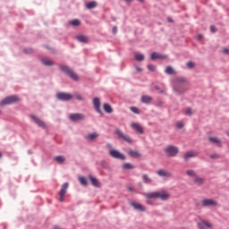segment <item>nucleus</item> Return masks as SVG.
I'll return each mask as SVG.
<instances>
[{
  "label": "nucleus",
  "mask_w": 229,
  "mask_h": 229,
  "mask_svg": "<svg viewBox=\"0 0 229 229\" xmlns=\"http://www.w3.org/2000/svg\"><path fill=\"white\" fill-rule=\"evenodd\" d=\"M143 196L147 199H161V201H167L171 195L167 191L161 190L159 191L143 193Z\"/></svg>",
  "instance_id": "f257e3e1"
},
{
  "label": "nucleus",
  "mask_w": 229,
  "mask_h": 229,
  "mask_svg": "<svg viewBox=\"0 0 229 229\" xmlns=\"http://www.w3.org/2000/svg\"><path fill=\"white\" fill-rule=\"evenodd\" d=\"M187 79L184 77H177L174 81V92L175 94H183L184 92H187V88L182 85V83H186Z\"/></svg>",
  "instance_id": "f03ea898"
},
{
  "label": "nucleus",
  "mask_w": 229,
  "mask_h": 229,
  "mask_svg": "<svg viewBox=\"0 0 229 229\" xmlns=\"http://www.w3.org/2000/svg\"><path fill=\"white\" fill-rule=\"evenodd\" d=\"M60 69H61V71H63V72H65V74L70 76V78H72V80H73V81H78V80H79L78 74H76V72H74V71L71 70V68H69L66 65H61Z\"/></svg>",
  "instance_id": "7ed1b4c3"
},
{
  "label": "nucleus",
  "mask_w": 229,
  "mask_h": 229,
  "mask_svg": "<svg viewBox=\"0 0 229 229\" xmlns=\"http://www.w3.org/2000/svg\"><path fill=\"white\" fill-rule=\"evenodd\" d=\"M21 99L19 98V96L16 95H13V96H9L6 97L5 98H4L0 105L2 106H4L6 105H13V103H18V101H20Z\"/></svg>",
  "instance_id": "20e7f679"
},
{
  "label": "nucleus",
  "mask_w": 229,
  "mask_h": 229,
  "mask_svg": "<svg viewBox=\"0 0 229 229\" xmlns=\"http://www.w3.org/2000/svg\"><path fill=\"white\" fill-rule=\"evenodd\" d=\"M165 152L168 157H176L178 155L179 149L178 147L170 145L165 148Z\"/></svg>",
  "instance_id": "39448f33"
},
{
  "label": "nucleus",
  "mask_w": 229,
  "mask_h": 229,
  "mask_svg": "<svg viewBox=\"0 0 229 229\" xmlns=\"http://www.w3.org/2000/svg\"><path fill=\"white\" fill-rule=\"evenodd\" d=\"M72 98L73 96L71 93H65V92L56 93V98L59 99V101H71Z\"/></svg>",
  "instance_id": "423d86ee"
},
{
  "label": "nucleus",
  "mask_w": 229,
  "mask_h": 229,
  "mask_svg": "<svg viewBox=\"0 0 229 229\" xmlns=\"http://www.w3.org/2000/svg\"><path fill=\"white\" fill-rule=\"evenodd\" d=\"M110 157L113 158H116L117 160H126V157L123 156V153L119 152V150L110 149L109 151Z\"/></svg>",
  "instance_id": "0eeeda50"
},
{
  "label": "nucleus",
  "mask_w": 229,
  "mask_h": 229,
  "mask_svg": "<svg viewBox=\"0 0 229 229\" xmlns=\"http://www.w3.org/2000/svg\"><path fill=\"white\" fill-rule=\"evenodd\" d=\"M67 189H69V182H64L59 191V201L61 203H64V198L65 197V194H67Z\"/></svg>",
  "instance_id": "6e6552de"
},
{
  "label": "nucleus",
  "mask_w": 229,
  "mask_h": 229,
  "mask_svg": "<svg viewBox=\"0 0 229 229\" xmlns=\"http://www.w3.org/2000/svg\"><path fill=\"white\" fill-rule=\"evenodd\" d=\"M115 134L119 137V139H123V140L128 142V144H131V139L126 136V134H124V132H123L121 130L116 129Z\"/></svg>",
  "instance_id": "1a4fd4ad"
},
{
  "label": "nucleus",
  "mask_w": 229,
  "mask_h": 229,
  "mask_svg": "<svg viewBox=\"0 0 229 229\" xmlns=\"http://www.w3.org/2000/svg\"><path fill=\"white\" fill-rule=\"evenodd\" d=\"M30 117L31 121H33V123H35V124L39 126V128H46V123H44L42 120H40V118H38L37 115L30 114Z\"/></svg>",
  "instance_id": "9d476101"
},
{
  "label": "nucleus",
  "mask_w": 229,
  "mask_h": 229,
  "mask_svg": "<svg viewBox=\"0 0 229 229\" xmlns=\"http://www.w3.org/2000/svg\"><path fill=\"white\" fill-rule=\"evenodd\" d=\"M93 106L98 114L103 115V111H101V100L98 98H93Z\"/></svg>",
  "instance_id": "9b49d317"
},
{
  "label": "nucleus",
  "mask_w": 229,
  "mask_h": 229,
  "mask_svg": "<svg viewBox=\"0 0 229 229\" xmlns=\"http://www.w3.org/2000/svg\"><path fill=\"white\" fill-rule=\"evenodd\" d=\"M202 207H217V201L212 199H202Z\"/></svg>",
  "instance_id": "f8f14e48"
},
{
  "label": "nucleus",
  "mask_w": 229,
  "mask_h": 229,
  "mask_svg": "<svg viewBox=\"0 0 229 229\" xmlns=\"http://www.w3.org/2000/svg\"><path fill=\"white\" fill-rule=\"evenodd\" d=\"M198 228L199 229H212V224H210L208 221L201 220L198 223Z\"/></svg>",
  "instance_id": "ddd939ff"
},
{
  "label": "nucleus",
  "mask_w": 229,
  "mask_h": 229,
  "mask_svg": "<svg viewBox=\"0 0 229 229\" xmlns=\"http://www.w3.org/2000/svg\"><path fill=\"white\" fill-rule=\"evenodd\" d=\"M157 174L158 176H161L163 178H171L173 176V174H171V172H168L166 170L164 169H160L157 172Z\"/></svg>",
  "instance_id": "4468645a"
},
{
  "label": "nucleus",
  "mask_w": 229,
  "mask_h": 229,
  "mask_svg": "<svg viewBox=\"0 0 229 229\" xmlns=\"http://www.w3.org/2000/svg\"><path fill=\"white\" fill-rule=\"evenodd\" d=\"M71 121H83L85 115L83 114H70Z\"/></svg>",
  "instance_id": "2eb2a0df"
},
{
  "label": "nucleus",
  "mask_w": 229,
  "mask_h": 229,
  "mask_svg": "<svg viewBox=\"0 0 229 229\" xmlns=\"http://www.w3.org/2000/svg\"><path fill=\"white\" fill-rule=\"evenodd\" d=\"M198 155H199L198 152L190 150L184 154L183 158L187 162V160H189V158H194V157H198Z\"/></svg>",
  "instance_id": "dca6fc26"
},
{
  "label": "nucleus",
  "mask_w": 229,
  "mask_h": 229,
  "mask_svg": "<svg viewBox=\"0 0 229 229\" xmlns=\"http://www.w3.org/2000/svg\"><path fill=\"white\" fill-rule=\"evenodd\" d=\"M151 60H165L167 58V55H162L157 52H153L150 55Z\"/></svg>",
  "instance_id": "f3484780"
},
{
  "label": "nucleus",
  "mask_w": 229,
  "mask_h": 229,
  "mask_svg": "<svg viewBox=\"0 0 229 229\" xmlns=\"http://www.w3.org/2000/svg\"><path fill=\"white\" fill-rule=\"evenodd\" d=\"M131 127L132 128V130H135L136 131H138V133H144V129L142 128V126H140V124L137 123H131Z\"/></svg>",
  "instance_id": "a211bd4d"
},
{
  "label": "nucleus",
  "mask_w": 229,
  "mask_h": 229,
  "mask_svg": "<svg viewBox=\"0 0 229 229\" xmlns=\"http://www.w3.org/2000/svg\"><path fill=\"white\" fill-rule=\"evenodd\" d=\"M131 205L133 207V208H135V210H140V212H146V208L141 204L131 202Z\"/></svg>",
  "instance_id": "6ab92c4d"
},
{
  "label": "nucleus",
  "mask_w": 229,
  "mask_h": 229,
  "mask_svg": "<svg viewBox=\"0 0 229 229\" xmlns=\"http://www.w3.org/2000/svg\"><path fill=\"white\" fill-rule=\"evenodd\" d=\"M76 38L78 42H81L82 44H89V37L85 35H78L76 36Z\"/></svg>",
  "instance_id": "aec40b11"
},
{
  "label": "nucleus",
  "mask_w": 229,
  "mask_h": 229,
  "mask_svg": "<svg viewBox=\"0 0 229 229\" xmlns=\"http://www.w3.org/2000/svg\"><path fill=\"white\" fill-rule=\"evenodd\" d=\"M193 183H195V185H199L201 186L203 185V183H205V179L203 177H199V176H196L193 179Z\"/></svg>",
  "instance_id": "412c9836"
},
{
  "label": "nucleus",
  "mask_w": 229,
  "mask_h": 229,
  "mask_svg": "<svg viewBox=\"0 0 229 229\" xmlns=\"http://www.w3.org/2000/svg\"><path fill=\"white\" fill-rule=\"evenodd\" d=\"M128 155L132 158H140L142 157V155L140 154L139 151L133 149L129 150Z\"/></svg>",
  "instance_id": "4be33fe9"
},
{
  "label": "nucleus",
  "mask_w": 229,
  "mask_h": 229,
  "mask_svg": "<svg viewBox=\"0 0 229 229\" xmlns=\"http://www.w3.org/2000/svg\"><path fill=\"white\" fill-rule=\"evenodd\" d=\"M99 137V134H98L97 132H93V133H89L86 136L87 140H96V139H98Z\"/></svg>",
  "instance_id": "5701e85b"
},
{
  "label": "nucleus",
  "mask_w": 229,
  "mask_h": 229,
  "mask_svg": "<svg viewBox=\"0 0 229 229\" xmlns=\"http://www.w3.org/2000/svg\"><path fill=\"white\" fill-rule=\"evenodd\" d=\"M41 64H43V65H47V66L55 65V62H53L51 59H47V58L41 59Z\"/></svg>",
  "instance_id": "b1692460"
},
{
  "label": "nucleus",
  "mask_w": 229,
  "mask_h": 229,
  "mask_svg": "<svg viewBox=\"0 0 229 229\" xmlns=\"http://www.w3.org/2000/svg\"><path fill=\"white\" fill-rule=\"evenodd\" d=\"M151 101H153V98L149 96L144 95L141 97V103L149 104Z\"/></svg>",
  "instance_id": "393cba45"
},
{
  "label": "nucleus",
  "mask_w": 229,
  "mask_h": 229,
  "mask_svg": "<svg viewBox=\"0 0 229 229\" xmlns=\"http://www.w3.org/2000/svg\"><path fill=\"white\" fill-rule=\"evenodd\" d=\"M89 180L94 187H100L101 183H99V181L97 178L89 175Z\"/></svg>",
  "instance_id": "a878e982"
},
{
  "label": "nucleus",
  "mask_w": 229,
  "mask_h": 229,
  "mask_svg": "<svg viewBox=\"0 0 229 229\" xmlns=\"http://www.w3.org/2000/svg\"><path fill=\"white\" fill-rule=\"evenodd\" d=\"M97 6H98V3L96 1L89 2L86 4V8L88 10H92V9L96 8Z\"/></svg>",
  "instance_id": "bb28decb"
},
{
  "label": "nucleus",
  "mask_w": 229,
  "mask_h": 229,
  "mask_svg": "<svg viewBox=\"0 0 229 229\" xmlns=\"http://www.w3.org/2000/svg\"><path fill=\"white\" fill-rule=\"evenodd\" d=\"M186 174L187 176H190V178H192V180H194V178L198 176L196 171L191 169L186 171Z\"/></svg>",
  "instance_id": "cd10ccee"
},
{
  "label": "nucleus",
  "mask_w": 229,
  "mask_h": 229,
  "mask_svg": "<svg viewBox=\"0 0 229 229\" xmlns=\"http://www.w3.org/2000/svg\"><path fill=\"white\" fill-rule=\"evenodd\" d=\"M103 108L106 114H112L114 112V109L112 108V106L109 104H104Z\"/></svg>",
  "instance_id": "c85d7f7f"
},
{
  "label": "nucleus",
  "mask_w": 229,
  "mask_h": 229,
  "mask_svg": "<svg viewBox=\"0 0 229 229\" xmlns=\"http://www.w3.org/2000/svg\"><path fill=\"white\" fill-rule=\"evenodd\" d=\"M165 74H176V71H174V69L172 66H167L165 70Z\"/></svg>",
  "instance_id": "c756f323"
},
{
  "label": "nucleus",
  "mask_w": 229,
  "mask_h": 229,
  "mask_svg": "<svg viewBox=\"0 0 229 229\" xmlns=\"http://www.w3.org/2000/svg\"><path fill=\"white\" fill-rule=\"evenodd\" d=\"M55 160L57 164H64V162H65V157L64 156H57L55 157Z\"/></svg>",
  "instance_id": "7c9ffc66"
},
{
  "label": "nucleus",
  "mask_w": 229,
  "mask_h": 229,
  "mask_svg": "<svg viewBox=\"0 0 229 229\" xmlns=\"http://www.w3.org/2000/svg\"><path fill=\"white\" fill-rule=\"evenodd\" d=\"M134 58L137 60V62H142L144 60V55L136 53L134 55Z\"/></svg>",
  "instance_id": "2f4dec72"
},
{
  "label": "nucleus",
  "mask_w": 229,
  "mask_h": 229,
  "mask_svg": "<svg viewBox=\"0 0 229 229\" xmlns=\"http://www.w3.org/2000/svg\"><path fill=\"white\" fill-rule=\"evenodd\" d=\"M70 26H80V24H81V21H80V20L75 19L72 20L71 21H69Z\"/></svg>",
  "instance_id": "473e14b6"
},
{
  "label": "nucleus",
  "mask_w": 229,
  "mask_h": 229,
  "mask_svg": "<svg viewBox=\"0 0 229 229\" xmlns=\"http://www.w3.org/2000/svg\"><path fill=\"white\" fill-rule=\"evenodd\" d=\"M144 183H151L153 182L152 179L149 178V175L144 174L142 176Z\"/></svg>",
  "instance_id": "72a5a7b5"
},
{
  "label": "nucleus",
  "mask_w": 229,
  "mask_h": 229,
  "mask_svg": "<svg viewBox=\"0 0 229 229\" xmlns=\"http://www.w3.org/2000/svg\"><path fill=\"white\" fill-rule=\"evenodd\" d=\"M208 140L210 142H212L213 144H221V140H219V139H217V138L209 137Z\"/></svg>",
  "instance_id": "f704fd0d"
},
{
  "label": "nucleus",
  "mask_w": 229,
  "mask_h": 229,
  "mask_svg": "<svg viewBox=\"0 0 229 229\" xmlns=\"http://www.w3.org/2000/svg\"><path fill=\"white\" fill-rule=\"evenodd\" d=\"M123 169H135V167L130 163H125L123 165Z\"/></svg>",
  "instance_id": "c9c22d12"
},
{
  "label": "nucleus",
  "mask_w": 229,
  "mask_h": 229,
  "mask_svg": "<svg viewBox=\"0 0 229 229\" xmlns=\"http://www.w3.org/2000/svg\"><path fill=\"white\" fill-rule=\"evenodd\" d=\"M186 66L188 67V69H194V67H196V64L194 62L189 61L186 64Z\"/></svg>",
  "instance_id": "e433bc0d"
},
{
  "label": "nucleus",
  "mask_w": 229,
  "mask_h": 229,
  "mask_svg": "<svg viewBox=\"0 0 229 229\" xmlns=\"http://www.w3.org/2000/svg\"><path fill=\"white\" fill-rule=\"evenodd\" d=\"M148 71H151L152 72L156 71L157 69V66L156 65H153V64H148Z\"/></svg>",
  "instance_id": "4c0bfd02"
},
{
  "label": "nucleus",
  "mask_w": 229,
  "mask_h": 229,
  "mask_svg": "<svg viewBox=\"0 0 229 229\" xmlns=\"http://www.w3.org/2000/svg\"><path fill=\"white\" fill-rule=\"evenodd\" d=\"M79 181L81 185H87V179H85V177H80Z\"/></svg>",
  "instance_id": "58836bf2"
},
{
  "label": "nucleus",
  "mask_w": 229,
  "mask_h": 229,
  "mask_svg": "<svg viewBox=\"0 0 229 229\" xmlns=\"http://www.w3.org/2000/svg\"><path fill=\"white\" fill-rule=\"evenodd\" d=\"M186 115H192V108L188 107L185 112Z\"/></svg>",
  "instance_id": "ea45409f"
},
{
  "label": "nucleus",
  "mask_w": 229,
  "mask_h": 229,
  "mask_svg": "<svg viewBox=\"0 0 229 229\" xmlns=\"http://www.w3.org/2000/svg\"><path fill=\"white\" fill-rule=\"evenodd\" d=\"M131 111L133 112V114H139V108L135 107V106H131L130 108Z\"/></svg>",
  "instance_id": "a19ab883"
},
{
  "label": "nucleus",
  "mask_w": 229,
  "mask_h": 229,
  "mask_svg": "<svg viewBox=\"0 0 229 229\" xmlns=\"http://www.w3.org/2000/svg\"><path fill=\"white\" fill-rule=\"evenodd\" d=\"M24 53H26L27 55H30V54L33 53V49H31V48H25L24 49Z\"/></svg>",
  "instance_id": "79ce46f5"
},
{
  "label": "nucleus",
  "mask_w": 229,
  "mask_h": 229,
  "mask_svg": "<svg viewBox=\"0 0 229 229\" xmlns=\"http://www.w3.org/2000/svg\"><path fill=\"white\" fill-rule=\"evenodd\" d=\"M75 98L78 99V101H83V97H81L80 94H75Z\"/></svg>",
  "instance_id": "37998d69"
},
{
  "label": "nucleus",
  "mask_w": 229,
  "mask_h": 229,
  "mask_svg": "<svg viewBox=\"0 0 229 229\" xmlns=\"http://www.w3.org/2000/svg\"><path fill=\"white\" fill-rule=\"evenodd\" d=\"M176 126H177V128H179V130H182V128H183V123L178 122Z\"/></svg>",
  "instance_id": "c03bdc74"
},
{
  "label": "nucleus",
  "mask_w": 229,
  "mask_h": 229,
  "mask_svg": "<svg viewBox=\"0 0 229 229\" xmlns=\"http://www.w3.org/2000/svg\"><path fill=\"white\" fill-rule=\"evenodd\" d=\"M222 53H223V55H229V49L228 48H223Z\"/></svg>",
  "instance_id": "a18cd8bd"
},
{
  "label": "nucleus",
  "mask_w": 229,
  "mask_h": 229,
  "mask_svg": "<svg viewBox=\"0 0 229 229\" xmlns=\"http://www.w3.org/2000/svg\"><path fill=\"white\" fill-rule=\"evenodd\" d=\"M210 30L212 33H216V31H217V29H216V26H211Z\"/></svg>",
  "instance_id": "49530a36"
},
{
  "label": "nucleus",
  "mask_w": 229,
  "mask_h": 229,
  "mask_svg": "<svg viewBox=\"0 0 229 229\" xmlns=\"http://www.w3.org/2000/svg\"><path fill=\"white\" fill-rule=\"evenodd\" d=\"M112 31H113L114 35H115V33H117V27H115V26L113 27Z\"/></svg>",
  "instance_id": "de8ad7c7"
},
{
  "label": "nucleus",
  "mask_w": 229,
  "mask_h": 229,
  "mask_svg": "<svg viewBox=\"0 0 229 229\" xmlns=\"http://www.w3.org/2000/svg\"><path fill=\"white\" fill-rule=\"evenodd\" d=\"M210 158H219V156L213 154V155H210Z\"/></svg>",
  "instance_id": "09e8293b"
},
{
  "label": "nucleus",
  "mask_w": 229,
  "mask_h": 229,
  "mask_svg": "<svg viewBox=\"0 0 229 229\" xmlns=\"http://www.w3.org/2000/svg\"><path fill=\"white\" fill-rule=\"evenodd\" d=\"M136 71L138 72H142V69L140 67H139V66H136Z\"/></svg>",
  "instance_id": "8fccbe9b"
},
{
  "label": "nucleus",
  "mask_w": 229,
  "mask_h": 229,
  "mask_svg": "<svg viewBox=\"0 0 229 229\" xmlns=\"http://www.w3.org/2000/svg\"><path fill=\"white\" fill-rule=\"evenodd\" d=\"M147 204H148V205H153V201H151V199H148V200H147Z\"/></svg>",
  "instance_id": "3c124183"
},
{
  "label": "nucleus",
  "mask_w": 229,
  "mask_h": 229,
  "mask_svg": "<svg viewBox=\"0 0 229 229\" xmlns=\"http://www.w3.org/2000/svg\"><path fill=\"white\" fill-rule=\"evenodd\" d=\"M203 38V36L201 34L198 35V39L201 40Z\"/></svg>",
  "instance_id": "603ef678"
},
{
  "label": "nucleus",
  "mask_w": 229,
  "mask_h": 229,
  "mask_svg": "<svg viewBox=\"0 0 229 229\" xmlns=\"http://www.w3.org/2000/svg\"><path fill=\"white\" fill-rule=\"evenodd\" d=\"M125 3H131V0H125Z\"/></svg>",
  "instance_id": "864d4df0"
},
{
  "label": "nucleus",
  "mask_w": 229,
  "mask_h": 229,
  "mask_svg": "<svg viewBox=\"0 0 229 229\" xmlns=\"http://www.w3.org/2000/svg\"><path fill=\"white\" fill-rule=\"evenodd\" d=\"M169 22H173V19L168 18Z\"/></svg>",
  "instance_id": "5fc2aeb1"
},
{
  "label": "nucleus",
  "mask_w": 229,
  "mask_h": 229,
  "mask_svg": "<svg viewBox=\"0 0 229 229\" xmlns=\"http://www.w3.org/2000/svg\"><path fill=\"white\" fill-rule=\"evenodd\" d=\"M129 191L131 192L133 191V189H131V187L129 188Z\"/></svg>",
  "instance_id": "6e6d98bb"
},
{
  "label": "nucleus",
  "mask_w": 229,
  "mask_h": 229,
  "mask_svg": "<svg viewBox=\"0 0 229 229\" xmlns=\"http://www.w3.org/2000/svg\"><path fill=\"white\" fill-rule=\"evenodd\" d=\"M138 1H140V3H143L144 2V0H138Z\"/></svg>",
  "instance_id": "4d7b16f0"
},
{
  "label": "nucleus",
  "mask_w": 229,
  "mask_h": 229,
  "mask_svg": "<svg viewBox=\"0 0 229 229\" xmlns=\"http://www.w3.org/2000/svg\"><path fill=\"white\" fill-rule=\"evenodd\" d=\"M3 157V154L0 152V158Z\"/></svg>",
  "instance_id": "13d9d810"
},
{
  "label": "nucleus",
  "mask_w": 229,
  "mask_h": 229,
  "mask_svg": "<svg viewBox=\"0 0 229 229\" xmlns=\"http://www.w3.org/2000/svg\"><path fill=\"white\" fill-rule=\"evenodd\" d=\"M108 146V148H112V145H107Z\"/></svg>",
  "instance_id": "bf43d9fd"
}]
</instances>
